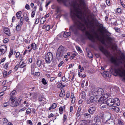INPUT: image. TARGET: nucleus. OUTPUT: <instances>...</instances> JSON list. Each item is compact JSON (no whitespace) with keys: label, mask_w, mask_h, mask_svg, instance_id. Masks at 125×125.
<instances>
[{"label":"nucleus","mask_w":125,"mask_h":125,"mask_svg":"<svg viewBox=\"0 0 125 125\" xmlns=\"http://www.w3.org/2000/svg\"><path fill=\"white\" fill-rule=\"evenodd\" d=\"M78 3L73 2L71 4L70 15L74 21V24L71 26L68 32H65L63 34L64 37H67L73 32L76 34L78 30L85 31L86 27L90 29L94 26V22L89 18L90 11H87L84 0H78Z\"/></svg>","instance_id":"f257e3e1"},{"label":"nucleus","mask_w":125,"mask_h":125,"mask_svg":"<svg viewBox=\"0 0 125 125\" xmlns=\"http://www.w3.org/2000/svg\"><path fill=\"white\" fill-rule=\"evenodd\" d=\"M103 90L101 88H95L92 90V94L94 95L91 96L87 100V103L90 104L96 101L97 100V97L95 95L100 96L102 95Z\"/></svg>","instance_id":"f03ea898"},{"label":"nucleus","mask_w":125,"mask_h":125,"mask_svg":"<svg viewBox=\"0 0 125 125\" xmlns=\"http://www.w3.org/2000/svg\"><path fill=\"white\" fill-rule=\"evenodd\" d=\"M114 71L115 76L118 75L121 77H124L123 79L125 80V70L122 67H118L115 68Z\"/></svg>","instance_id":"7ed1b4c3"},{"label":"nucleus","mask_w":125,"mask_h":125,"mask_svg":"<svg viewBox=\"0 0 125 125\" xmlns=\"http://www.w3.org/2000/svg\"><path fill=\"white\" fill-rule=\"evenodd\" d=\"M85 34L88 38L92 42H94L96 40H99V36L97 34H96L94 35L89 32L86 31Z\"/></svg>","instance_id":"20e7f679"},{"label":"nucleus","mask_w":125,"mask_h":125,"mask_svg":"<svg viewBox=\"0 0 125 125\" xmlns=\"http://www.w3.org/2000/svg\"><path fill=\"white\" fill-rule=\"evenodd\" d=\"M53 58V55L51 52H48L45 55V61L48 63H50Z\"/></svg>","instance_id":"39448f33"},{"label":"nucleus","mask_w":125,"mask_h":125,"mask_svg":"<svg viewBox=\"0 0 125 125\" xmlns=\"http://www.w3.org/2000/svg\"><path fill=\"white\" fill-rule=\"evenodd\" d=\"M64 53V48L61 45L59 47L58 49L56 56L59 58L61 57Z\"/></svg>","instance_id":"423d86ee"},{"label":"nucleus","mask_w":125,"mask_h":125,"mask_svg":"<svg viewBox=\"0 0 125 125\" xmlns=\"http://www.w3.org/2000/svg\"><path fill=\"white\" fill-rule=\"evenodd\" d=\"M99 48L100 50L106 56L108 57L110 56V53L102 46H100Z\"/></svg>","instance_id":"0eeeda50"},{"label":"nucleus","mask_w":125,"mask_h":125,"mask_svg":"<svg viewBox=\"0 0 125 125\" xmlns=\"http://www.w3.org/2000/svg\"><path fill=\"white\" fill-rule=\"evenodd\" d=\"M7 49L6 46L5 45H1L0 46V56L3 55L6 52Z\"/></svg>","instance_id":"6e6552de"},{"label":"nucleus","mask_w":125,"mask_h":125,"mask_svg":"<svg viewBox=\"0 0 125 125\" xmlns=\"http://www.w3.org/2000/svg\"><path fill=\"white\" fill-rule=\"evenodd\" d=\"M114 99L110 98L107 100L106 103L108 106H111L114 104Z\"/></svg>","instance_id":"1a4fd4ad"},{"label":"nucleus","mask_w":125,"mask_h":125,"mask_svg":"<svg viewBox=\"0 0 125 125\" xmlns=\"http://www.w3.org/2000/svg\"><path fill=\"white\" fill-rule=\"evenodd\" d=\"M110 60L116 66L118 65V60L117 58H115L112 57L111 58Z\"/></svg>","instance_id":"9d476101"},{"label":"nucleus","mask_w":125,"mask_h":125,"mask_svg":"<svg viewBox=\"0 0 125 125\" xmlns=\"http://www.w3.org/2000/svg\"><path fill=\"white\" fill-rule=\"evenodd\" d=\"M96 110L95 108L92 107L89 108L88 110V112L90 114L93 115L95 112Z\"/></svg>","instance_id":"9b49d317"},{"label":"nucleus","mask_w":125,"mask_h":125,"mask_svg":"<svg viewBox=\"0 0 125 125\" xmlns=\"http://www.w3.org/2000/svg\"><path fill=\"white\" fill-rule=\"evenodd\" d=\"M108 94L107 93H105L102 95L101 98L99 99V100L103 101V100H106L108 97Z\"/></svg>","instance_id":"f8f14e48"},{"label":"nucleus","mask_w":125,"mask_h":125,"mask_svg":"<svg viewBox=\"0 0 125 125\" xmlns=\"http://www.w3.org/2000/svg\"><path fill=\"white\" fill-rule=\"evenodd\" d=\"M100 27L101 29V30L100 29L99 30V31L102 34L103 33V31L106 32L107 31V30L105 29V28H104L102 25H100Z\"/></svg>","instance_id":"ddd939ff"},{"label":"nucleus","mask_w":125,"mask_h":125,"mask_svg":"<svg viewBox=\"0 0 125 125\" xmlns=\"http://www.w3.org/2000/svg\"><path fill=\"white\" fill-rule=\"evenodd\" d=\"M19 65L20 68H23L26 66V63L21 61L20 62Z\"/></svg>","instance_id":"4468645a"},{"label":"nucleus","mask_w":125,"mask_h":125,"mask_svg":"<svg viewBox=\"0 0 125 125\" xmlns=\"http://www.w3.org/2000/svg\"><path fill=\"white\" fill-rule=\"evenodd\" d=\"M114 103H115L116 104V105L118 106L120 105V103L118 98H115L114 99Z\"/></svg>","instance_id":"2eb2a0df"},{"label":"nucleus","mask_w":125,"mask_h":125,"mask_svg":"<svg viewBox=\"0 0 125 125\" xmlns=\"http://www.w3.org/2000/svg\"><path fill=\"white\" fill-rule=\"evenodd\" d=\"M9 100L10 101V103L11 105L13 104L15 101H16L15 98L13 96H11Z\"/></svg>","instance_id":"dca6fc26"},{"label":"nucleus","mask_w":125,"mask_h":125,"mask_svg":"<svg viewBox=\"0 0 125 125\" xmlns=\"http://www.w3.org/2000/svg\"><path fill=\"white\" fill-rule=\"evenodd\" d=\"M16 52L15 51H13L12 49H10L9 52L8 56L9 58H10L11 56L14 53V54H15Z\"/></svg>","instance_id":"f3484780"},{"label":"nucleus","mask_w":125,"mask_h":125,"mask_svg":"<svg viewBox=\"0 0 125 125\" xmlns=\"http://www.w3.org/2000/svg\"><path fill=\"white\" fill-rule=\"evenodd\" d=\"M109 72L108 71H104L103 72V73H102V74L103 75L104 77H110V75H109Z\"/></svg>","instance_id":"a211bd4d"},{"label":"nucleus","mask_w":125,"mask_h":125,"mask_svg":"<svg viewBox=\"0 0 125 125\" xmlns=\"http://www.w3.org/2000/svg\"><path fill=\"white\" fill-rule=\"evenodd\" d=\"M112 109H113L116 112H118L119 111V109L117 106H113L112 107Z\"/></svg>","instance_id":"6ab92c4d"},{"label":"nucleus","mask_w":125,"mask_h":125,"mask_svg":"<svg viewBox=\"0 0 125 125\" xmlns=\"http://www.w3.org/2000/svg\"><path fill=\"white\" fill-rule=\"evenodd\" d=\"M42 64V61L41 60H37L36 63V64L38 67H40L41 65Z\"/></svg>","instance_id":"aec40b11"},{"label":"nucleus","mask_w":125,"mask_h":125,"mask_svg":"<svg viewBox=\"0 0 125 125\" xmlns=\"http://www.w3.org/2000/svg\"><path fill=\"white\" fill-rule=\"evenodd\" d=\"M21 12L19 11L17 12L16 14V16L18 19H20L21 16Z\"/></svg>","instance_id":"412c9836"},{"label":"nucleus","mask_w":125,"mask_h":125,"mask_svg":"<svg viewBox=\"0 0 125 125\" xmlns=\"http://www.w3.org/2000/svg\"><path fill=\"white\" fill-rule=\"evenodd\" d=\"M31 49H33V50H35L36 49V45L35 43H32L31 44Z\"/></svg>","instance_id":"4be33fe9"},{"label":"nucleus","mask_w":125,"mask_h":125,"mask_svg":"<svg viewBox=\"0 0 125 125\" xmlns=\"http://www.w3.org/2000/svg\"><path fill=\"white\" fill-rule=\"evenodd\" d=\"M80 95L81 98L84 99L85 96V93L84 91H82L81 94Z\"/></svg>","instance_id":"5701e85b"},{"label":"nucleus","mask_w":125,"mask_h":125,"mask_svg":"<svg viewBox=\"0 0 125 125\" xmlns=\"http://www.w3.org/2000/svg\"><path fill=\"white\" fill-rule=\"evenodd\" d=\"M84 117L85 118H90L91 117L90 114L88 113H85L84 115Z\"/></svg>","instance_id":"b1692460"},{"label":"nucleus","mask_w":125,"mask_h":125,"mask_svg":"<svg viewBox=\"0 0 125 125\" xmlns=\"http://www.w3.org/2000/svg\"><path fill=\"white\" fill-rule=\"evenodd\" d=\"M81 108H78L77 112L76 115L77 117H79L80 114V110Z\"/></svg>","instance_id":"393cba45"},{"label":"nucleus","mask_w":125,"mask_h":125,"mask_svg":"<svg viewBox=\"0 0 125 125\" xmlns=\"http://www.w3.org/2000/svg\"><path fill=\"white\" fill-rule=\"evenodd\" d=\"M111 120H108L107 121V123H108L109 125H115V123L114 122L111 121Z\"/></svg>","instance_id":"a878e982"},{"label":"nucleus","mask_w":125,"mask_h":125,"mask_svg":"<svg viewBox=\"0 0 125 125\" xmlns=\"http://www.w3.org/2000/svg\"><path fill=\"white\" fill-rule=\"evenodd\" d=\"M5 34L8 36H9L10 35V31L8 29H6L5 30Z\"/></svg>","instance_id":"bb28decb"},{"label":"nucleus","mask_w":125,"mask_h":125,"mask_svg":"<svg viewBox=\"0 0 125 125\" xmlns=\"http://www.w3.org/2000/svg\"><path fill=\"white\" fill-rule=\"evenodd\" d=\"M19 104V103L18 101H15L13 104L11 105L12 107H15L17 106Z\"/></svg>","instance_id":"cd10ccee"},{"label":"nucleus","mask_w":125,"mask_h":125,"mask_svg":"<svg viewBox=\"0 0 125 125\" xmlns=\"http://www.w3.org/2000/svg\"><path fill=\"white\" fill-rule=\"evenodd\" d=\"M117 125H124L123 122L120 119L118 120Z\"/></svg>","instance_id":"c85d7f7f"},{"label":"nucleus","mask_w":125,"mask_h":125,"mask_svg":"<svg viewBox=\"0 0 125 125\" xmlns=\"http://www.w3.org/2000/svg\"><path fill=\"white\" fill-rule=\"evenodd\" d=\"M45 21V18L44 17H42L40 21V23L42 24H43Z\"/></svg>","instance_id":"c756f323"},{"label":"nucleus","mask_w":125,"mask_h":125,"mask_svg":"<svg viewBox=\"0 0 125 125\" xmlns=\"http://www.w3.org/2000/svg\"><path fill=\"white\" fill-rule=\"evenodd\" d=\"M63 110V109L62 107L61 106L59 108V112L60 114H62Z\"/></svg>","instance_id":"7c9ffc66"},{"label":"nucleus","mask_w":125,"mask_h":125,"mask_svg":"<svg viewBox=\"0 0 125 125\" xmlns=\"http://www.w3.org/2000/svg\"><path fill=\"white\" fill-rule=\"evenodd\" d=\"M20 24H18L16 27V29L17 31H19L21 29V26Z\"/></svg>","instance_id":"2f4dec72"},{"label":"nucleus","mask_w":125,"mask_h":125,"mask_svg":"<svg viewBox=\"0 0 125 125\" xmlns=\"http://www.w3.org/2000/svg\"><path fill=\"white\" fill-rule=\"evenodd\" d=\"M16 93V91L15 90H14L12 91L10 93V94L11 95V96L15 94Z\"/></svg>","instance_id":"473e14b6"},{"label":"nucleus","mask_w":125,"mask_h":125,"mask_svg":"<svg viewBox=\"0 0 125 125\" xmlns=\"http://www.w3.org/2000/svg\"><path fill=\"white\" fill-rule=\"evenodd\" d=\"M35 21L34 23V25H36L38 24L39 21V18L35 19Z\"/></svg>","instance_id":"72a5a7b5"},{"label":"nucleus","mask_w":125,"mask_h":125,"mask_svg":"<svg viewBox=\"0 0 125 125\" xmlns=\"http://www.w3.org/2000/svg\"><path fill=\"white\" fill-rule=\"evenodd\" d=\"M9 105V103L8 102H5L3 104V106L6 107L8 106Z\"/></svg>","instance_id":"f704fd0d"},{"label":"nucleus","mask_w":125,"mask_h":125,"mask_svg":"<svg viewBox=\"0 0 125 125\" xmlns=\"http://www.w3.org/2000/svg\"><path fill=\"white\" fill-rule=\"evenodd\" d=\"M58 2L60 3H65L67 0H57Z\"/></svg>","instance_id":"c9c22d12"},{"label":"nucleus","mask_w":125,"mask_h":125,"mask_svg":"<svg viewBox=\"0 0 125 125\" xmlns=\"http://www.w3.org/2000/svg\"><path fill=\"white\" fill-rule=\"evenodd\" d=\"M42 83L44 85H46L47 84V83L46 82V80L44 78H43L42 79Z\"/></svg>","instance_id":"e433bc0d"},{"label":"nucleus","mask_w":125,"mask_h":125,"mask_svg":"<svg viewBox=\"0 0 125 125\" xmlns=\"http://www.w3.org/2000/svg\"><path fill=\"white\" fill-rule=\"evenodd\" d=\"M23 17H21V18L20 21V24L21 25H22L23 24Z\"/></svg>","instance_id":"4c0bfd02"},{"label":"nucleus","mask_w":125,"mask_h":125,"mask_svg":"<svg viewBox=\"0 0 125 125\" xmlns=\"http://www.w3.org/2000/svg\"><path fill=\"white\" fill-rule=\"evenodd\" d=\"M76 48L77 50L79 51L80 53H81L82 52V51L79 47L78 46H76Z\"/></svg>","instance_id":"58836bf2"},{"label":"nucleus","mask_w":125,"mask_h":125,"mask_svg":"<svg viewBox=\"0 0 125 125\" xmlns=\"http://www.w3.org/2000/svg\"><path fill=\"white\" fill-rule=\"evenodd\" d=\"M67 119V117L66 115H64L63 116V123H64L66 121V120Z\"/></svg>","instance_id":"ea45409f"},{"label":"nucleus","mask_w":125,"mask_h":125,"mask_svg":"<svg viewBox=\"0 0 125 125\" xmlns=\"http://www.w3.org/2000/svg\"><path fill=\"white\" fill-rule=\"evenodd\" d=\"M8 75L7 72L6 71H4L3 73V77H6Z\"/></svg>","instance_id":"a19ab883"},{"label":"nucleus","mask_w":125,"mask_h":125,"mask_svg":"<svg viewBox=\"0 0 125 125\" xmlns=\"http://www.w3.org/2000/svg\"><path fill=\"white\" fill-rule=\"evenodd\" d=\"M121 9L120 8H118L117 9V11L118 13H121L122 12Z\"/></svg>","instance_id":"79ce46f5"},{"label":"nucleus","mask_w":125,"mask_h":125,"mask_svg":"<svg viewBox=\"0 0 125 125\" xmlns=\"http://www.w3.org/2000/svg\"><path fill=\"white\" fill-rule=\"evenodd\" d=\"M88 57L90 58H93V56L92 53L90 52V53H88Z\"/></svg>","instance_id":"37998d69"},{"label":"nucleus","mask_w":125,"mask_h":125,"mask_svg":"<svg viewBox=\"0 0 125 125\" xmlns=\"http://www.w3.org/2000/svg\"><path fill=\"white\" fill-rule=\"evenodd\" d=\"M19 68V65H16L14 68V71H16Z\"/></svg>","instance_id":"c03bdc74"},{"label":"nucleus","mask_w":125,"mask_h":125,"mask_svg":"<svg viewBox=\"0 0 125 125\" xmlns=\"http://www.w3.org/2000/svg\"><path fill=\"white\" fill-rule=\"evenodd\" d=\"M31 110L30 108L27 109L26 111V112L27 114H28L31 113Z\"/></svg>","instance_id":"a18cd8bd"},{"label":"nucleus","mask_w":125,"mask_h":125,"mask_svg":"<svg viewBox=\"0 0 125 125\" xmlns=\"http://www.w3.org/2000/svg\"><path fill=\"white\" fill-rule=\"evenodd\" d=\"M79 68L80 69V72H82L83 70H84L83 67H82L81 65H79Z\"/></svg>","instance_id":"49530a36"},{"label":"nucleus","mask_w":125,"mask_h":125,"mask_svg":"<svg viewBox=\"0 0 125 125\" xmlns=\"http://www.w3.org/2000/svg\"><path fill=\"white\" fill-rule=\"evenodd\" d=\"M63 87V85L62 84V83H59L57 85L58 87L60 88H62Z\"/></svg>","instance_id":"de8ad7c7"},{"label":"nucleus","mask_w":125,"mask_h":125,"mask_svg":"<svg viewBox=\"0 0 125 125\" xmlns=\"http://www.w3.org/2000/svg\"><path fill=\"white\" fill-rule=\"evenodd\" d=\"M35 14V12L34 11H33L31 13V17L33 18Z\"/></svg>","instance_id":"09e8293b"},{"label":"nucleus","mask_w":125,"mask_h":125,"mask_svg":"<svg viewBox=\"0 0 125 125\" xmlns=\"http://www.w3.org/2000/svg\"><path fill=\"white\" fill-rule=\"evenodd\" d=\"M76 56V54L75 53L73 54L72 56L70 57V59L71 60L73 59Z\"/></svg>","instance_id":"8fccbe9b"},{"label":"nucleus","mask_w":125,"mask_h":125,"mask_svg":"<svg viewBox=\"0 0 125 125\" xmlns=\"http://www.w3.org/2000/svg\"><path fill=\"white\" fill-rule=\"evenodd\" d=\"M52 106V109H54L56 107L57 105L55 103H53Z\"/></svg>","instance_id":"3c124183"},{"label":"nucleus","mask_w":125,"mask_h":125,"mask_svg":"<svg viewBox=\"0 0 125 125\" xmlns=\"http://www.w3.org/2000/svg\"><path fill=\"white\" fill-rule=\"evenodd\" d=\"M106 3L108 6H110V3L109 0H106Z\"/></svg>","instance_id":"603ef678"},{"label":"nucleus","mask_w":125,"mask_h":125,"mask_svg":"<svg viewBox=\"0 0 125 125\" xmlns=\"http://www.w3.org/2000/svg\"><path fill=\"white\" fill-rule=\"evenodd\" d=\"M50 26L49 25L46 26V29L47 31H48L50 30Z\"/></svg>","instance_id":"864d4df0"},{"label":"nucleus","mask_w":125,"mask_h":125,"mask_svg":"<svg viewBox=\"0 0 125 125\" xmlns=\"http://www.w3.org/2000/svg\"><path fill=\"white\" fill-rule=\"evenodd\" d=\"M20 55V53L19 52H17L16 55V58H18Z\"/></svg>","instance_id":"5fc2aeb1"},{"label":"nucleus","mask_w":125,"mask_h":125,"mask_svg":"<svg viewBox=\"0 0 125 125\" xmlns=\"http://www.w3.org/2000/svg\"><path fill=\"white\" fill-rule=\"evenodd\" d=\"M64 95V92L63 93L61 92L59 94V96L60 97H63Z\"/></svg>","instance_id":"6e6d98bb"},{"label":"nucleus","mask_w":125,"mask_h":125,"mask_svg":"<svg viewBox=\"0 0 125 125\" xmlns=\"http://www.w3.org/2000/svg\"><path fill=\"white\" fill-rule=\"evenodd\" d=\"M26 109L25 107H24L22 108L19 111V112H21L24 111Z\"/></svg>","instance_id":"4d7b16f0"},{"label":"nucleus","mask_w":125,"mask_h":125,"mask_svg":"<svg viewBox=\"0 0 125 125\" xmlns=\"http://www.w3.org/2000/svg\"><path fill=\"white\" fill-rule=\"evenodd\" d=\"M27 123L30 124V125H32V121L30 120H28L27 121Z\"/></svg>","instance_id":"13d9d810"},{"label":"nucleus","mask_w":125,"mask_h":125,"mask_svg":"<svg viewBox=\"0 0 125 125\" xmlns=\"http://www.w3.org/2000/svg\"><path fill=\"white\" fill-rule=\"evenodd\" d=\"M8 63H7L4 65V67L5 68V69H7L8 68Z\"/></svg>","instance_id":"bf43d9fd"},{"label":"nucleus","mask_w":125,"mask_h":125,"mask_svg":"<svg viewBox=\"0 0 125 125\" xmlns=\"http://www.w3.org/2000/svg\"><path fill=\"white\" fill-rule=\"evenodd\" d=\"M55 77H52L50 79V80L52 82L54 80H55Z\"/></svg>","instance_id":"052dcab7"},{"label":"nucleus","mask_w":125,"mask_h":125,"mask_svg":"<svg viewBox=\"0 0 125 125\" xmlns=\"http://www.w3.org/2000/svg\"><path fill=\"white\" fill-rule=\"evenodd\" d=\"M117 48V46L115 44L113 46V49L114 50H115Z\"/></svg>","instance_id":"680f3d73"},{"label":"nucleus","mask_w":125,"mask_h":125,"mask_svg":"<svg viewBox=\"0 0 125 125\" xmlns=\"http://www.w3.org/2000/svg\"><path fill=\"white\" fill-rule=\"evenodd\" d=\"M64 62L63 61H62L58 65V67H61L63 63Z\"/></svg>","instance_id":"e2e57ef3"},{"label":"nucleus","mask_w":125,"mask_h":125,"mask_svg":"<svg viewBox=\"0 0 125 125\" xmlns=\"http://www.w3.org/2000/svg\"><path fill=\"white\" fill-rule=\"evenodd\" d=\"M25 8L29 10L30 9V6L28 4H26L25 6Z\"/></svg>","instance_id":"0e129e2a"},{"label":"nucleus","mask_w":125,"mask_h":125,"mask_svg":"<svg viewBox=\"0 0 125 125\" xmlns=\"http://www.w3.org/2000/svg\"><path fill=\"white\" fill-rule=\"evenodd\" d=\"M72 99V101H71L72 103L73 104L75 102V97L73 98Z\"/></svg>","instance_id":"69168bd1"},{"label":"nucleus","mask_w":125,"mask_h":125,"mask_svg":"<svg viewBox=\"0 0 125 125\" xmlns=\"http://www.w3.org/2000/svg\"><path fill=\"white\" fill-rule=\"evenodd\" d=\"M3 121L4 123H7L8 122V120L6 118H3Z\"/></svg>","instance_id":"338daca9"},{"label":"nucleus","mask_w":125,"mask_h":125,"mask_svg":"<svg viewBox=\"0 0 125 125\" xmlns=\"http://www.w3.org/2000/svg\"><path fill=\"white\" fill-rule=\"evenodd\" d=\"M120 3L122 6L125 8V4L123 2H121Z\"/></svg>","instance_id":"774afa93"}]
</instances>
